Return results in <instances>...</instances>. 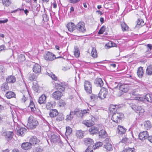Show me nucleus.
Returning a JSON list of instances; mask_svg holds the SVG:
<instances>
[{
  "label": "nucleus",
  "mask_w": 152,
  "mask_h": 152,
  "mask_svg": "<svg viewBox=\"0 0 152 152\" xmlns=\"http://www.w3.org/2000/svg\"><path fill=\"white\" fill-rule=\"evenodd\" d=\"M38 124L37 121L33 117L31 116L28 119L26 127L28 129H33L35 128Z\"/></svg>",
  "instance_id": "obj_1"
},
{
  "label": "nucleus",
  "mask_w": 152,
  "mask_h": 152,
  "mask_svg": "<svg viewBox=\"0 0 152 152\" xmlns=\"http://www.w3.org/2000/svg\"><path fill=\"white\" fill-rule=\"evenodd\" d=\"M123 117V114L121 113H114L112 115V119L114 122L118 123Z\"/></svg>",
  "instance_id": "obj_2"
},
{
  "label": "nucleus",
  "mask_w": 152,
  "mask_h": 152,
  "mask_svg": "<svg viewBox=\"0 0 152 152\" xmlns=\"http://www.w3.org/2000/svg\"><path fill=\"white\" fill-rule=\"evenodd\" d=\"M50 141L52 143L58 144L60 146L62 145V142L60 139L59 136L55 134L52 135L50 137Z\"/></svg>",
  "instance_id": "obj_3"
},
{
  "label": "nucleus",
  "mask_w": 152,
  "mask_h": 152,
  "mask_svg": "<svg viewBox=\"0 0 152 152\" xmlns=\"http://www.w3.org/2000/svg\"><path fill=\"white\" fill-rule=\"evenodd\" d=\"M129 85L128 84H123L119 86V92H121L120 94H118V96H120L123 94L122 92H126L128 91L129 89Z\"/></svg>",
  "instance_id": "obj_4"
},
{
  "label": "nucleus",
  "mask_w": 152,
  "mask_h": 152,
  "mask_svg": "<svg viewBox=\"0 0 152 152\" xmlns=\"http://www.w3.org/2000/svg\"><path fill=\"white\" fill-rule=\"evenodd\" d=\"M76 28L79 31L84 33L86 31V29L84 23L82 21L79 22L76 25Z\"/></svg>",
  "instance_id": "obj_5"
},
{
  "label": "nucleus",
  "mask_w": 152,
  "mask_h": 152,
  "mask_svg": "<svg viewBox=\"0 0 152 152\" xmlns=\"http://www.w3.org/2000/svg\"><path fill=\"white\" fill-rule=\"evenodd\" d=\"M44 58L45 60L48 61H52L56 58L55 55L50 52H48L45 53Z\"/></svg>",
  "instance_id": "obj_6"
},
{
  "label": "nucleus",
  "mask_w": 152,
  "mask_h": 152,
  "mask_svg": "<svg viewBox=\"0 0 152 152\" xmlns=\"http://www.w3.org/2000/svg\"><path fill=\"white\" fill-rule=\"evenodd\" d=\"M108 94L107 89L102 88L100 90L98 94V97L101 99H103L106 98Z\"/></svg>",
  "instance_id": "obj_7"
},
{
  "label": "nucleus",
  "mask_w": 152,
  "mask_h": 152,
  "mask_svg": "<svg viewBox=\"0 0 152 152\" xmlns=\"http://www.w3.org/2000/svg\"><path fill=\"white\" fill-rule=\"evenodd\" d=\"M84 85L86 91L89 93H91L92 92V85L91 83L88 81H85Z\"/></svg>",
  "instance_id": "obj_8"
},
{
  "label": "nucleus",
  "mask_w": 152,
  "mask_h": 152,
  "mask_svg": "<svg viewBox=\"0 0 152 152\" xmlns=\"http://www.w3.org/2000/svg\"><path fill=\"white\" fill-rule=\"evenodd\" d=\"M132 108L137 113H139L140 115H142L145 111L144 109L141 106H137L135 105H133Z\"/></svg>",
  "instance_id": "obj_9"
},
{
  "label": "nucleus",
  "mask_w": 152,
  "mask_h": 152,
  "mask_svg": "<svg viewBox=\"0 0 152 152\" xmlns=\"http://www.w3.org/2000/svg\"><path fill=\"white\" fill-rule=\"evenodd\" d=\"M62 95V93L61 91H55L52 94V96L55 99L58 100L61 98Z\"/></svg>",
  "instance_id": "obj_10"
},
{
  "label": "nucleus",
  "mask_w": 152,
  "mask_h": 152,
  "mask_svg": "<svg viewBox=\"0 0 152 152\" xmlns=\"http://www.w3.org/2000/svg\"><path fill=\"white\" fill-rule=\"evenodd\" d=\"M83 142L84 144L88 146V147L92 148L91 145H93L94 144V141L92 139L90 138H85L84 139Z\"/></svg>",
  "instance_id": "obj_11"
},
{
  "label": "nucleus",
  "mask_w": 152,
  "mask_h": 152,
  "mask_svg": "<svg viewBox=\"0 0 152 152\" xmlns=\"http://www.w3.org/2000/svg\"><path fill=\"white\" fill-rule=\"evenodd\" d=\"M148 134L146 131H143L140 132L139 134V137L141 140H144L148 138Z\"/></svg>",
  "instance_id": "obj_12"
},
{
  "label": "nucleus",
  "mask_w": 152,
  "mask_h": 152,
  "mask_svg": "<svg viewBox=\"0 0 152 152\" xmlns=\"http://www.w3.org/2000/svg\"><path fill=\"white\" fill-rule=\"evenodd\" d=\"M99 136L102 138H104L106 137L107 134L106 131L103 129L102 126L99 127Z\"/></svg>",
  "instance_id": "obj_13"
},
{
  "label": "nucleus",
  "mask_w": 152,
  "mask_h": 152,
  "mask_svg": "<svg viewBox=\"0 0 152 152\" xmlns=\"http://www.w3.org/2000/svg\"><path fill=\"white\" fill-rule=\"evenodd\" d=\"M33 72L36 73H39L41 71V66L37 64H35L33 68Z\"/></svg>",
  "instance_id": "obj_14"
},
{
  "label": "nucleus",
  "mask_w": 152,
  "mask_h": 152,
  "mask_svg": "<svg viewBox=\"0 0 152 152\" xmlns=\"http://www.w3.org/2000/svg\"><path fill=\"white\" fill-rule=\"evenodd\" d=\"M31 145L30 142H24L21 145L22 148L26 150L30 149L31 148Z\"/></svg>",
  "instance_id": "obj_15"
},
{
  "label": "nucleus",
  "mask_w": 152,
  "mask_h": 152,
  "mask_svg": "<svg viewBox=\"0 0 152 152\" xmlns=\"http://www.w3.org/2000/svg\"><path fill=\"white\" fill-rule=\"evenodd\" d=\"M39 140L36 137L33 136L30 138L29 142L31 144V145H34L37 144L39 142Z\"/></svg>",
  "instance_id": "obj_16"
},
{
  "label": "nucleus",
  "mask_w": 152,
  "mask_h": 152,
  "mask_svg": "<svg viewBox=\"0 0 152 152\" xmlns=\"http://www.w3.org/2000/svg\"><path fill=\"white\" fill-rule=\"evenodd\" d=\"M68 30L71 32H72L76 29V25L73 23H69L66 26Z\"/></svg>",
  "instance_id": "obj_17"
},
{
  "label": "nucleus",
  "mask_w": 152,
  "mask_h": 152,
  "mask_svg": "<svg viewBox=\"0 0 152 152\" xmlns=\"http://www.w3.org/2000/svg\"><path fill=\"white\" fill-rule=\"evenodd\" d=\"M94 83L95 85L97 86L101 87L103 85V81L102 79L100 78L96 79Z\"/></svg>",
  "instance_id": "obj_18"
},
{
  "label": "nucleus",
  "mask_w": 152,
  "mask_h": 152,
  "mask_svg": "<svg viewBox=\"0 0 152 152\" xmlns=\"http://www.w3.org/2000/svg\"><path fill=\"white\" fill-rule=\"evenodd\" d=\"M18 128V129H17V132L18 135L22 136L26 132V129L24 128L21 127Z\"/></svg>",
  "instance_id": "obj_19"
},
{
  "label": "nucleus",
  "mask_w": 152,
  "mask_h": 152,
  "mask_svg": "<svg viewBox=\"0 0 152 152\" xmlns=\"http://www.w3.org/2000/svg\"><path fill=\"white\" fill-rule=\"evenodd\" d=\"M99 130V127L98 128L95 126H92L89 129V131L92 134H94L98 132Z\"/></svg>",
  "instance_id": "obj_20"
},
{
  "label": "nucleus",
  "mask_w": 152,
  "mask_h": 152,
  "mask_svg": "<svg viewBox=\"0 0 152 152\" xmlns=\"http://www.w3.org/2000/svg\"><path fill=\"white\" fill-rule=\"evenodd\" d=\"M6 81L7 83H13L16 81V78L14 76L10 75L8 76L6 78Z\"/></svg>",
  "instance_id": "obj_21"
},
{
  "label": "nucleus",
  "mask_w": 152,
  "mask_h": 152,
  "mask_svg": "<svg viewBox=\"0 0 152 152\" xmlns=\"http://www.w3.org/2000/svg\"><path fill=\"white\" fill-rule=\"evenodd\" d=\"M56 88L58 91H63L65 90L64 86L63 83L56 84Z\"/></svg>",
  "instance_id": "obj_22"
},
{
  "label": "nucleus",
  "mask_w": 152,
  "mask_h": 152,
  "mask_svg": "<svg viewBox=\"0 0 152 152\" xmlns=\"http://www.w3.org/2000/svg\"><path fill=\"white\" fill-rule=\"evenodd\" d=\"M126 129L123 126H118V132L120 134H124L126 132Z\"/></svg>",
  "instance_id": "obj_23"
},
{
  "label": "nucleus",
  "mask_w": 152,
  "mask_h": 152,
  "mask_svg": "<svg viewBox=\"0 0 152 152\" xmlns=\"http://www.w3.org/2000/svg\"><path fill=\"white\" fill-rule=\"evenodd\" d=\"M49 114L51 117H54L58 114L57 110L56 109L50 110L49 112Z\"/></svg>",
  "instance_id": "obj_24"
},
{
  "label": "nucleus",
  "mask_w": 152,
  "mask_h": 152,
  "mask_svg": "<svg viewBox=\"0 0 152 152\" xmlns=\"http://www.w3.org/2000/svg\"><path fill=\"white\" fill-rule=\"evenodd\" d=\"M104 148L106 149V151L107 152H109L113 150L112 146L110 143L104 144Z\"/></svg>",
  "instance_id": "obj_25"
},
{
  "label": "nucleus",
  "mask_w": 152,
  "mask_h": 152,
  "mask_svg": "<svg viewBox=\"0 0 152 152\" xmlns=\"http://www.w3.org/2000/svg\"><path fill=\"white\" fill-rule=\"evenodd\" d=\"M143 74V70L142 67H140L138 68L137 74L138 77L140 78H142Z\"/></svg>",
  "instance_id": "obj_26"
},
{
  "label": "nucleus",
  "mask_w": 152,
  "mask_h": 152,
  "mask_svg": "<svg viewBox=\"0 0 152 152\" xmlns=\"http://www.w3.org/2000/svg\"><path fill=\"white\" fill-rule=\"evenodd\" d=\"M46 96L45 95H42L39 97L38 101V102L40 104H44L45 103Z\"/></svg>",
  "instance_id": "obj_27"
},
{
  "label": "nucleus",
  "mask_w": 152,
  "mask_h": 152,
  "mask_svg": "<svg viewBox=\"0 0 152 152\" xmlns=\"http://www.w3.org/2000/svg\"><path fill=\"white\" fill-rule=\"evenodd\" d=\"M5 96L7 98L10 99L12 98L15 97V94L13 92L9 91L6 93Z\"/></svg>",
  "instance_id": "obj_28"
},
{
  "label": "nucleus",
  "mask_w": 152,
  "mask_h": 152,
  "mask_svg": "<svg viewBox=\"0 0 152 152\" xmlns=\"http://www.w3.org/2000/svg\"><path fill=\"white\" fill-rule=\"evenodd\" d=\"M145 24L143 20L141 19H139L137 21L136 27L139 28L143 26Z\"/></svg>",
  "instance_id": "obj_29"
},
{
  "label": "nucleus",
  "mask_w": 152,
  "mask_h": 152,
  "mask_svg": "<svg viewBox=\"0 0 152 152\" xmlns=\"http://www.w3.org/2000/svg\"><path fill=\"white\" fill-rule=\"evenodd\" d=\"M144 99H146L148 102H152V94H147L144 96Z\"/></svg>",
  "instance_id": "obj_30"
},
{
  "label": "nucleus",
  "mask_w": 152,
  "mask_h": 152,
  "mask_svg": "<svg viewBox=\"0 0 152 152\" xmlns=\"http://www.w3.org/2000/svg\"><path fill=\"white\" fill-rule=\"evenodd\" d=\"M82 123L87 127H90L93 124V121H91V120H84L83 121Z\"/></svg>",
  "instance_id": "obj_31"
},
{
  "label": "nucleus",
  "mask_w": 152,
  "mask_h": 152,
  "mask_svg": "<svg viewBox=\"0 0 152 152\" xmlns=\"http://www.w3.org/2000/svg\"><path fill=\"white\" fill-rule=\"evenodd\" d=\"M146 73L148 75H152V65H150L147 67Z\"/></svg>",
  "instance_id": "obj_32"
},
{
  "label": "nucleus",
  "mask_w": 152,
  "mask_h": 152,
  "mask_svg": "<svg viewBox=\"0 0 152 152\" xmlns=\"http://www.w3.org/2000/svg\"><path fill=\"white\" fill-rule=\"evenodd\" d=\"M66 132L65 135L66 136H69L72 133V130L71 128L69 126H67L66 127Z\"/></svg>",
  "instance_id": "obj_33"
},
{
  "label": "nucleus",
  "mask_w": 152,
  "mask_h": 152,
  "mask_svg": "<svg viewBox=\"0 0 152 152\" xmlns=\"http://www.w3.org/2000/svg\"><path fill=\"white\" fill-rule=\"evenodd\" d=\"M9 87L7 83H4L1 86V89L3 91H5L9 89Z\"/></svg>",
  "instance_id": "obj_34"
},
{
  "label": "nucleus",
  "mask_w": 152,
  "mask_h": 152,
  "mask_svg": "<svg viewBox=\"0 0 152 152\" xmlns=\"http://www.w3.org/2000/svg\"><path fill=\"white\" fill-rule=\"evenodd\" d=\"M84 134L83 132L81 130H78L76 132V135L77 137L79 138H81L83 137V134Z\"/></svg>",
  "instance_id": "obj_35"
},
{
  "label": "nucleus",
  "mask_w": 152,
  "mask_h": 152,
  "mask_svg": "<svg viewBox=\"0 0 152 152\" xmlns=\"http://www.w3.org/2000/svg\"><path fill=\"white\" fill-rule=\"evenodd\" d=\"M74 115L73 111H71L69 115H66V120H71L72 119Z\"/></svg>",
  "instance_id": "obj_36"
},
{
  "label": "nucleus",
  "mask_w": 152,
  "mask_h": 152,
  "mask_svg": "<svg viewBox=\"0 0 152 152\" xmlns=\"http://www.w3.org/2000/svg\"><path fill=\"white\" fill-rule=\"evenodd\" d=\"M75 50L74 51V54L75 56L77 58L79 57L80 55V52L79 48L77 47H75L74 48Z\"/></svg>",
  "instance_id": "obj_37"
},
{
  "label": "nucleus",
  "mask_w": 152,
  "mask_h": 152,
  "mask_svg": "<svg viewBox=\"0 0 152 152\" xmlns=\"http://www.w3.org/2000/svg\"><path fill=\"white\" fill-rule=\"evenodd\" d=\"M73 112L74 115H76L78 117H82L83 116L82 110H78V111H73Z\"/></svg>",
  "instance_id": "obj_38"
},
{
  "label": "nucleus",
  "mask_w": 152,
  "mask_h": 152,
  "mask_svg": "<svg viewBox=\"0 0 152 152\" xmlns=\"http://www.w3.org/2000/svg\"><path fill=\"white\" fill-rule=\"evenodd\" d=\"M121 25L122 30L123 31H126L128 29V27L126 25L124 22H121Z\"/></svg>",
  "instance_id": "obj_39"
},
{
  "label": "nucleus",
  "mask_w": 152,
  "mask_h": 152,
  "mask_svg": "<svg viewBox=\"0 0 152 152\" xmlns=\"http://www.w3.org/2000/svg\"><path fill=\"white\" fill-rule=\"evenodd\" d=\"M2 3L3 5L6 6H8L11 3V0H2Z\"/></svg>",
  "instance_id": "obj_40"
},
{
  "label": "nucleus",
  "mask_w": 152,
  "mask_h": 152,
  "mask_svg": "<svg viewBox=\"0 0 152 152\" xmlns=\"http://www.w3.org/2000/svg\"><path fill=\"white\" fill-rule=\"evenodd\" d=\"M97 52L95 48L93 47L92 51L91 53V56L94 58L96 57L97 56Z\"/></svg>",
  "instance_id": "obj_41"
},
{
  "label": "nucleus",
  "mask_w": 152,
  "mask_h": 152,
  "mask_svg": "<svg viewBox=\"0 0 152 152\" xmlns=\"http://www.w3.org/2000/svg\"><path fill=\"white\" fill-rule=\"evenodd\" d=\"M64 118V115L61 113L59 114L56 118V120L58 121H62Z\"/></svg>",
  "instance_id": "obj_42"
},
{
  "label": "nucleus",
  "mask_w": 152,
  "mask_h": 152,
  "mask_svg": "<svg viewBox=\"0 0 152 152\" xmlns=\"http://www.w3.org/2000/svg\"><path fill=\"white\" fill-rule=\"evenodd\" d=\"M103 144L102 142H99L96 143L94 145H93V147L94 149H97L99 147L102 146Z\"/></svg>",
  "instance_id": "obj_43"
},
{
  "label": "nucleus",
  "mask_w": 152,
  "mask_h": 152,
  "mask_svg": "<svg viewBox=\"0 0 152 152\" xmlns=\"http://www.w3.org/2000/svg\"><path fill=\"white\" fill-rule=\"evenodd\" d=\"M122 152H134V148H127L124 149Z\"/></svg>",
  "instance_id": "obj_44"
},
{
  "label": "nucleus",
  "mask_w": 152,
  "mask_h": 152,
  "mask_svg": "<svg viewBox=\"0 0 152 152\" xmlns=\"http://www.w3.org/2000/svg\"><path fill=\"white\" fill-rule=\"evenodd\" d=\"M14 134L12 132L8 131L6 133V135L8 138H11L13 136Z\"/></svg>",
  "instance_id": "obj_45"
},
{
  "label": "nucleus",
  "mask_w": 152,
  "mask_h": 152,
  "mask_svg": "<svg viewBox=\"0 0 152 152\" xmlns=\"http://www.w3.org/2000/svg\"><path fill=\"white\" fill-rule=\"evenodd\" d=\"M106 45L109 48H110L115 46L116 44L112 42H110L106 44Z\"/></svg>",
  "instance_id": "obj_46"
},
{
  "label": "nucleus",
  "mask_w": 152,
  "mask_h": 152,
  "mask_svg": "<svg viewBox=\"0 0 152 152\" xmlns=\"http://www.w3.org/2000/svg\"><path fill=\"white\" fill-rule=\"evenodd\" d=\"M28 76L29 79L31 81L33 80L35 78L34 75L33 73L29 74Z\"/></svg>",
  "instance_id": "obj_47"
},
{
  "label": "nucleus",
  "mask_w": 152,
  "mask_h": 152,
  "mask_svg": "<svg viewBox=\"0 0 152 152\" xmlns=\"http://www.w3.org/2000/svg\"><path fill=\"white\" fill-rule=\"evenodd\" d=\"M98 96L95 95L94 94H92L90 96L91 100L92 101H94L97 99Z\"/></svg>",
  "instance_id": "obj_48"
},
{
  "label": "nucleus",
  "mask_w": 152,
  "mask_h": 152,
  "mask_svg": "<svg viewBox=\"0 0 152 152\" xmlns=\"http://www.w3.org/2000/svg\"><path fill=\"white\" fill-rule=\"evenodd\" d=\"M105 26H103L99 30L98 32V34H103L104 32L105 31Z\"/></svg>",
  "instance_id": "obj_49"
},
{
  "label": "nucleus",
  "mask_w": 152,
  "mask_h": 152,
  "mask_svg": "<svg viewBox=\"0 0 152 152\" xmlns=\"http://www.w3.org/2000/svg\"><path fill=\"white\" fill-rule=\"evenodd\" d=\"M42 151V149L39 147L35 148L33 150V152H41Z\"/></svg>",
  "instance_id": "obj_50"
},
{
  "label": "nucleus",
  "mask_w": 152,
  "mask_h": 152,
  "mask_svg": "<svg viewBox=\"0 0 152 152\" xmlns=\"http://www.w3.org/2000/svg\"><path fill=\"white\" fill-rule=\"evenodd\" d=\"M116 106H117V105H111L109 108V110L111 112H115L116 110Z\"/></svg>",
  "instance_id": "obj_51"
},
{
  "label": "nucleus",
  "mask_w": 152,
  "mask_h": 152,
  "mask_svg": "<svg viewBox=\"0 0 152 152\" xmlns=\"http://www.w3.org/2000/svg\"><path fill=\"white\" fill-rule=\"evenodd\" d=\"M29 107L32 111H34L36 109L34 103L32 102H31L29 104Z\"/></svg>",
  "instance_id": "obj_52"
},
{
  "label": "nucleus",
  "mask_w": 152,
  "mask_h": 152,
  "mask_svg": "<svg viewBox=\"0 0 152 152\" xmlns=\"http://www.w3.org/2000/svg\"><path fill=\"white\" fill-rule=\"evenodd\" d=\"M58 104L60 107H64L66 105V103L63 100H60Z\"/></svg>",
  "instance_id": "obj_53"
},
{
  "label": "nucleus",
  "mask_w": 152,
  "mask_h": 152,
  "mask_svg": "<svg viewBox=\"0 0 152 152\" xmlns=\"http://www.w3.org/2000/svg\"><path fill=\"white\" fill-rule=\"evenodd\" d=\"M144 126L147 129H148V128H149L151 127V124L150 121H146L145 123Z\"/></svg>",
  "instance_id": "obj_54"
},
{
  "label": "nucleus",
  "mask_w": 152,
  "mask_h": 152,
  "mask_svg": "<svg viewBox=\"0 0 152 152\" xmlns=\"http://www.w3.org/2000/svg\"><path fill=\"white\" fill-rule=\"evenodd\" d=\"M18 60L20 62L23 61L25 60V57L23 55H20L19 57Z\"/></svg>",
  "instance_id": "obj_55"
},
{
  "label": "nucleus",
  "mask_w": 152,
  "mask_h": 152,
  "mask_svg": "<svg viewBox=\"0 0 152 152\" xmlns=\"http://www.w3.org/2000/svg\"><path fill=\"white\" fill-rule=\"evenodd\" d=\"M54 80H56L57 79V77H56L55 75L53 74H49V75Z\"/></svg>",
  "instance_id": "obj_56"
},
{
  "label": "nucleus",
  "mask_w": 152,
  "mask_h": 152,
  "mask_svg": "<svg viewBox=\"0 0 152 152\" xmlns=\"http://www.w3.org/2000/svg\"><path fill=\"white\" fill-rule=\"evenodd\" d=\"M89 110H85L82 111V113L83 116L86 115L88 114L89 113Z\"/></svg>",
  "instance_id": "obj_57"
},
{
  "label": "nucleus",
  "mask_w": 152,
  "mask_h": 152,
  "mask_svg": "<svg viewBox=\"0 0 152 152\" xmlns=\"http://www.w3.org/2000/svg\"><path fill=\"white\" fill-rule=\"evenodd\" d=\"M110 139L107 137L106 138L104 141V144H106L107 143H110Z\"/></svg>",
  "instance_id": "obj_58"
},
{
  "label": "nucleus",
  "mask_w": 152,
  "mask_h": 152,
  "mask_svg": "<svg viewBox=\"0 0 152 152\" xmlns=\"http://www.w3.org/2000/svg\"><path fill=\"white\" fill-rule=\"evenodd\" d=\"M134 99L137 100L143 101L144 97L143 98L141 97L136 96L134 98Z\"/></svg>",
  "instance_id": "obj_59"
},
{
  "label": "nucleus",
  "mask_w": 152,
  "mask_h": 152,
  "mask_svg": "<svg viewBox=\"0 0 152 152\" xmlns=\"http://www.w3.org/2000/svg\"><path fill=\"white\" fill-rule=\"evenodd\" d=\"M85 152H93L92 148L91 147H88Z\"/></svg>",
  "instance_id": "obj_60"
},
{
  "label": "nucleus",
  "mask_w": 152,
  "mask_h": 152,
  "mask_svg": "<svg viewBox=\"0 0 152 152\" xmlns=\"http://www.w3.org/2000/svg\"><path fill=\"white\" fill-rule=\"evenodd\" d=\"M27 100V98L25 96V95H23L21 99V101L23 102H25Z\"/></svg>",
  "instance_id": "obj_61"
},
{
  "label": "nucleus",
  "mask_w": 152,
  "mask_h": 152,
  "mask_svg": "<svg viewBox=\"0 0 152 152\" xmlns=\"http://www.w3.org/2000/svg\"><path fill=\"white\" fill-rule=\"evenodd\" d=\"M148 48V51H150L152 49V45L151 44H148L147 45Z\"/></svg>",
  "instance_id": "obj_62"
},
{
  "label": "nucleus",
  "mask_w": 152,
  "mask_h": 152,
  "mask_svg": "<svg viewBox=\"0 0 152 152\" xmlns=\"http://www.w3.org/2000/svg\"><path fill=\"white\" fill-rule=\"evenodd\" d=\"M43 20L44 21H46L48 20L47 16L46 14H44L42 16Z\"/></svg>",
  "instance_id": "obj_63"
},
{
  "label": "nucleus",
  "mask_w": 152,
  "mask_h": 152,
  "mask_svg": "<svg viewBox=\"0 0 152 152\" xmlns=\"http://www.w3.org/2000/svg\"><path fill=\"white\" fill-rule=\"evenodd\" d=\"M52 107V104L50 103H48L46 105V107L47 108H50Z\"/></svg>",
  "instance_id": "obj_64"
}]
</instances>
